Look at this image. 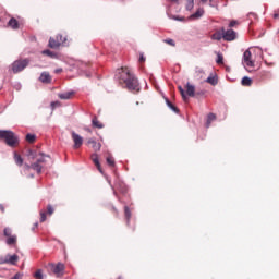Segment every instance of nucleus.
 Masks as SVG:
<instances>
[{
  "instance_id": "1",
  "label": "nucleus",
  "mask_w": 279,
  "mask_h": 279,
  "mask_svg": "<svg viewBox=\"0 0 279 279\" xmlns=\"http://www.w3.org/2000/svg\"><path fill=\"white\" fill-rule=\"evenodd\" d=\"M119 84L128 88L131 93H141V84H138V78H135L130 69L122 68L119 72Z\"/></svg>"
},
{
  "instance_id": "2",
  "label": "nucleus",
  "mask_w": 279,
  "mask_h": 279,
  "mask_svg": "<svg viewBox=\"0 0 279 279\" xmlns=\"http://www.w3.org/2000/svg\"><path fill=\"white\" fill-rule=\"evenodd\" d=\"M28 157L33 160L36 158V162L32 163L33 171H36V173H43V168L45 167V162H47V158H49V156H46L43 153L35 155L34 150H28Z\"/></svg>"
},
{
  "instance_id": "3",
  "label": "nucleus",
  "mask_w": 279,
  "mask_h": 279,
  "mask_svg": "<svg viewBox=\"0 0 279 279\" xmlns=\"http://www.w3.org/2000/svg\"><path fill=\"white\" fill-rule=\"evenodd\" d=\"M0 141H4L8 147H19V136L12 131L0 130Z\"/></svg>"
},
{
  "instance_id": "4",
  "label": "nucleus",
  "mask_w": 279,
  "mask_h": 279,
  "mask_svg": "<svg viewBox=\"0 0 279 279\" xmlns=\"http://www.w3.org/2000/svg\"><path fill=\"white\" fill-rule=\"evenodd\" d=\"M29 65V60H16L12 63L11 69L13 73H21V71H24V69H27Z\"/></svg>"
},
{
  "instance_id": "5",
  "label": "nucleus",
  "mask_w": 279,
  "mask_h": 279,
  "mask_svg": "<svg viewBox=\"0 0 279 279\" xmlns=\"http://www.w3.org/2000/svg\"><path fill=\"white\" fill-rule=\"evenodd\" d=\"M53 213H56V209L50 204L47 205L46 209H41L39 211V215H40L39 221H40V223H45V221H47V215L49 217H51V215H53Z\"/></svg>"
},
{
  "instance_id": "6",
  "label": "nucleus",
  "mask_w": 279,
  "mask_h": 279,
  "mask_svg": "<svg viewBox=\"0 0 279 279\" xmlns=\"http://www.w3.org/2000/svg\"><path fill=\"white\" fill-rule=\"evenodd\" d=\"M64 40H66V38H64L62 35H57L56 38L50 37L48 47H50V49H58V47H60Z\"/></svg>"
},
{
  "instance_id": "7",
  "label": "nucleus",
  "mask_w": 279,
  "mask_h": 279,
  "mask_svg": "<svg viewBox=\"0 0 279 279\" xmlns=\"http://www.w3.org/2000/svg\"><path fill=\"white\" fill-rule=\"evenodd\" d=\"M72 141L74 143L73 148L80 149L82 145H84V137H82L80 134L75 133V131L71 132Z\"/></svg>"
},
{
  "instance_id": "8",
  "label": "nucleus",
  "mask_w": 279,
  "mask_h": 279,
  "mask_svg": "<svg viewBox=\"0 0 279 279\" xmlns=\"http://www.w3.org/2000/svg\"><path fill=\"white\" fill-rule=\"evenodd\" d=\"M222 33H223V40H226L227 43H232V40H236V32H234V29H227L222 28Z\"/></svg>"
},
{
  "instance_id": "9",
  "label": "nucleus",
  "mask_w": 279,
  "mask_h": 279,
  "mask_svg": "<svg viewBox=\"0 0 279 279\" xmlns=\"http://www.w3.org/2000/svg\"><path fill=\"white\" fill-rule=\"evenodd\" d=\"M243 64L244 66L254 68V59L252 58V52L250 50L244 51Z\"/></svg>"
},
{
  "instance_id": "10",
  "label": "nucleus",
  "mask_w": 279,
  "mask_h": 279,
  "mask_svg": "<svg viewBox=\"0 0 279 279\" xmlns=\"http://www.w3.org/2000/svg\"><path fill=\"white\" fill-rule=\"evenodd\" d=\"M50 271H52V274H56L57 276H62V274L64 271V264H62V263H59L57 265L51 264Z\"/></svg>"
},
{
  "instance_id": "11",
  "label": "nucleus",
  "mask_w": 279,
  "mask_h": 279,
  "mask_svg": "<svg viewBox=\"0 0 279 279\" xmlns=\"http://www.w3.org/2000/svg\"><path fill=\"white\" fill-rule=\"evenodd\" d=\"M39 82L43 84H51V74H49V72H43L39 76Z\"/></svg>"
},
{
  "instance_id": "12",
  "label": "nucleus",
  "mask_w": 279,
  "mask_h": 279,
  "mask_svg": "<svg viewBox=\"0 0 279 279\" xmlns=\"http://www.w3.org/2000/svg\"><path fill=\"white\" fill-rule=\"evenodd\" d=\"M87 145H92L94 151H101V144L97 143L93 137L87 141Z\"/></svg>"
},
{
  "instance_id": "13",
  "label": "nucleus",
  "mask_w": 279,
  "mask_h": 279,
  "mask_svg": "<svg viewBox=\"0 0 279 279\" xmlns=\"http://www.w3.org/2000/svg\"><path fill=\"white\" fill-rule=\"evenodd\" d=\"M74 96H75V92L73 90L58 94L59 99H63V100L73 99Z\"/></svg>"
},
{
  "instance_id": "14",
  "label": "nucleus",
  "mask_w": 279,
  "mask_h": 279,
  "mask_svg": "<svg viewBox=\"0 0 279 279\" xmlns=\"http://www.w3.org/2000/svg\"><path fill=\"white\" fill-rule=\"evenodd\" d=\"M92 161L94 162L95 167L98 169L99 173H104V169H101V163L99 162V157L97 154L92 155Z\"/></svg>"
},
{
  "instance_id": "15",
  "label": "nucleus",
  "mask_w": 279,
  "mask_h": 279,
  "mask_svg": "<svg viewBox=\"0 0 279 279\" xmlns=\"http://www.w3.org/2000/svg\"><path fill=\"white\" fill-rule=\"evenodd\" d=\"M19 263V255H7V265H16Z\"/></svg>"
},
{
  "instance_id": "16",
  "label": "nucleus",
  "mask_w": 279,
  "mask_h": 279,
  "mask_svg": "<svg viewBox=\"0 0 279 279\" xmlns=\"http://www.w3.org/2000/svg\"><path fill=\"white\" fill-rule=\"evenodd\" d=\"M185 88L187 97H195V87L191 83H187Z\"/></svg>"
},
{
  "instance_id": "17",
  "label": "nucleus",
  "mask_w": 279,
  "mask_h": 279,
  "mask_svg": "<svg viewBox=\"0 0 279 279\" xmlns=\"http://www.w3.org/2000/svg\"><path fill=\"white\" fill-rule=\"evenodd\" d=\"M8 27H11V29H19V27H20L19 21L16 19L12 17L8 22Z\"/></svg>"
},
{
  "instance_id": "18",
  "label": "nucleus",
  "mask_w": 279,
  "mask_h": 279,
  "mask_svg": "<svg viewBox=\"0 0 279 279\" xmlns=\"http://www.w3.org/2000/svg\"><path fill=\"white\" fill-rule=\"evenodd\" d=\"M221 38L223 39V28H221L220 31H217L211 35L213 40H221Z\"/></svg>"
},
{
  "instance_id": "19",
  "label": "nucleus",
  "mask_w": 279,
  "mask_h": 279,
  "mask_svg": "<svg viewBox=\"0 0 279 279\" xmlns=\"http://www.w3.org/2000/svg\"><path fill=\"white\" fill-rule=\"evenodd\" d=\"M124 217L126 219L128 226L130 225V219H132V211L130 210V207H124Z\"/></svg>"
},
{
  "instance_id": "20",
  "label": "nucleus",
  "mask_w": 279,
  "mask_h": 279,
  "mask_svg": "<svg viewBox=\"0 0 279 279\" xmlns=\"http://www.w3.org/2000/svg\"><path fill=\"white\" fill-rule=\"evenodd\" d=\"M92 125L94 128H97L98 130H101V128H104V124L99 121V119H97V117L93 118Z\"/></svg>"
},
{
  "instance_id": "21",
  "label": "nucleus",
  "mask_w": 279,
  "mask_h": 279,
  "mask_svg": "<svg viewBox=\"0 0 279 279\" xmlns=\"http://www.w3.org/2000/svg\"><path fill=\"white\" fill-rule=\"evenodd\" d=\"M14 161L17 167H23V157H21V155H19L17 153H14Z\"/></svg>"
},
{
  "instance_id": "22",
  "label": "nucleus",
  "mask_w": 279,
  "mask_h": 279,
  "mask_svg": "<svg viewBox=\"0 0 279 279\" xmlns=\"http://www.w3.org/2000/svg\"><path fill=\"white\" fill-rule=\"evenodd\" d=\"M204 16V9H198L190 19H202Z\"/></svg>"
},
{
  "instance_id": "23",
  "label": "nucleus",
  "mask_w": 279,
  "mask_h": 279,
  "mask_svg": "<svg viewBox=\"0 0 279 279\" xmlns=\"http://www.w3.org/2000/svg\"><path fill=\"white\" fill-rule=\"evenodd\" d=\"M17 238L16 235H11L7 238V245H16Z\"/></svg>"
},
{
  "instance_id": "24",
  "label": "nucleus",
  "mask_w": 279,
  "mask_h": 279,
  "mask_svg": "<svg viewBox=\"0 0 279 279\" xmlns=\"http://www.w3.org/2000/svg\"><path fill=\"white\" fill-rule=\"evenodd\" d=\"M207 84H210L211 86H217L218 84V81H217V76H209L207 80H206Z\"/></svg>"
},
{
  "instance_id": "25",
  "label": "nucleus",
  "mask_w": 279,
  "mask_h": 279,
  "mask_svg": "<svg viewBox=\"0 0 279 279\" xmlns=\"http://www.w3.org/2000/svg\"><path fill=\"white\" fill-rule=\"evenodd\" d=\"M242 86H251L252 85V78L248 76H244L241 81Z\"/></svg>"
},
{
  "instance_id": "26",
  "label": "nucleus",
  "mask_w": 279,
  "mask_h": 279,
  "mask_svg": "<svg viewBox=\"0 0 279 279\" xmlns=\"http://www.w3.org/2000/svg\"><path fill=\"white\" fill-rule=\"evenodd\" d=\"M215 119H217V116H215V113H209L207 117V128H210V124L213 123V121H215Z\"/></svg>"
},
{
  "instance_id": "27",
  "label": "nucleus",
  "mask_w": 279,
  "mask_h": 279,
  "mask_svg": "<svg viewBox=\"0 0 279 279\" xmlns=\"http://www.w3.org/2000/svg\"><path fill=\"white\" fill-rule=\"evenodd\" d=\"M185 8L189 11L193 10L195 8V0H187Z\"/></svg>"
},
{
  "instance_id": "28",
  "label": "nucleus",
  "mask_w": 279,
  "mask_h": 279,
  "mask_svg": "<svg viewBox=\"0 0 279 279\" xmlns=\"http://www.w3.org/2000/svg\"><path fill=\"white\" fill-rule=\"evenodd\" d=\"M179 93L181 94L182 99L184 101H189V97L186 96V92H184V88H182V86H179Z\"/></svg>"
},
{
  "instance_id": "29",
  "label": "nucleus",
  "mask_w": 279,
  "mask_h": 279,
  "mask_svg": "<svg viewBox=\"0 0 279 279\" xmlns=\"http://www.w3.org/2000/svg\"><path fill=\"white\" fill-rule=\"evenodd\" d=\"M166 104L169 108L172 109L173 112H180V110L178 109V107H175L172 102H170L169 99H166Z\"/></svg>"
},
{
  "instance_id": "30",
  "label": "nucleus",
  "mask_w": 279,
  "mask_h": 279,
  "mask_svg": "<svg viewBox=\"0 0 279 279\" xmlns=\"http://www.w3.org/2000/svg\"><path fill=\"white\" fill-rule=\"evenodd\" d=\"M106 160H107V165H108L109 167H114V157H112L111 155H109V156L106 158Z\"/></svg>"
},
{
  "instance_id": "31",
  "label": "nucleus",
  "mask_w": 279,
  "mask_h": 279,
  "mask_svg": "<svg viewBox=\"0 0 279 279\" xmlns=\"http://www.w3.org/2000/svg\"><path fill=\"white\" fill-rule=\"evenodd\" d=\"M27 143H35L36 142V135L34 134H27L26 135Z\"/></svg>"
},
{
  "instance_id": "32",
  "label": "nucleus",
  "mask_w": 279,
  "mask_h": 279,
  "mask_svg": "<svg viewBox=\"0 0 279 279\" xmlns=\"http://www.w3.org/2000/svg\"><path fill=\"white\" fill-rule=\"evenodd\" d=\"M163 43H166V45H170V47H175V40L171 38L163 39Z\"/></svg>"
},
{
  "instance_id": "33",
  "label": "nucleus",
  "mask_w": 279,
  "mask_h": 279,
  "mask_svg": "<svg viewBox=\"0 0 279 279\" xmlns=\"http://www.w3.org/2000/svg\"><path fill=\"white\" fill-rule=\"evenodd\" d=\"M3 234H4V236H7V239L10 238V236H12V229H10V228H4Z\"/></svg>"
},
{
  "instance_id": "34",
  "label": "nucleus",
  "mask_w": 279,
  "mask_h": 279,
  "mask_svg": "<svg viewBox=\"0 0 279 279\" xmlns=\"http://www.w3.org/2000/svg\"><path fill=\"white\" fill-rule=\"evenodd\" d=\"M34 278L36 279H43V270L38 269L35 274H34Z\"/></svg>"
},
{
  "instance_id": "35",
  "label": "nucleus",
  "mask_w": 279,
  "mask_h": 279,
  "mask_svg": "<svg viewBox=\"0 0 279 279\" xmlns=\"http://www.w3.org/2000/svg\"><path fill=\"white\" fill-rule=\"evenodd\" d=\"M217 64H223V54L221 53H218L217 54Z\"/></svg>"
},
{
  "instance_id": "36",
  "label": "nucleus",
  "mask_w": 279,
  "mask_h": 279,
  "mask_svg": "<svg viewBox=\"0 0 279 279\" xmlns=\"http://www.w3.org/2000/svg\"><path fill=\"white\" fill-rule=\"evenodd\" d=\"M0 265H8V256H0Z\"/></svg>"
},
{
  "instance_id": "37",
  "label": "nucleus",
  "mask_w": 279,
  "mask_h": 279,
  "mask_svg": "<svg viewBox=\"0 0 279 279\" xmlns=\"http://www.w3.org/2000/svg\"><path fill=\"white\" fill-rule=\"evenodd\" d=\"M236 25H239V21H236V20H232V21L229 23V27H236Z\"/></svg>"
},
{
  "instance_id": "38",
  "label": "nucleus",
  "mask_w": 279,
  "mask_h": 279,
  "mask_svg": "<svg viewBox=\"0 0 279 279\" xmlns=\"http://www.w3.org/2000/svg\"><path fill=\"white\" fill-rule=\"evenodd\" d=\"M43 54H44V56H49L50 58L53 57V52H51V50H44V51H43Z\"/></svg>"
},
{
  "instance_id": "39",
  "label": "nucleus",
  "mask_w": 279,
  "mask_h": 279,
  "mask_svg": "<svg viewBox=\"0 0 279 279\" xmlns=\"http://www.w3.org/2000/svg\"><path fill=\"white\" fill-rule=\"evenodd\" d=\"M24 169H25V171H29V169H32V165L29 166L28 163H25Z\"/></svg>"
},
{
  "instance_id": "40",
  "label": "nucleus",
  "mask_w": 279,
  "mask_h": 279,
  "mask_svg": "<svg viewBox=\"0 0 279 279\" xmlns=\"http://www.w3.org/2000/svg\"><path fill=\"white\" fill-rule=\"evenodd\" d=\"M143 62H145V57L143 56V53L140 56V63L143 64Z\"/></svg>"
},
{
  "instance_id": "41",
  "label": "nucleus",
  "mask_w": 279,
  "mask_h": 279,
  "mask_svg": "<svg viewBox=\"0 0 279 279\" xmlns=\"http://www.w3.org/2000/svg\"><path fill=\"white\" fill-rule=\"evenodd\" d=\"M0 210L1 213H5V207L3 206V204H0Z\"/></svg>"
},
{
  "instance_id": "42",
  "label": "nucleus",
  "mask_w": 279,
  "mask_h": 279,
  "mask_svg": "<svg viewBox=\"0 0 279 279\" xmlns=\"http://www.w3.org/2000/svg\"><path fill=\"white\" fill-rule=\"evenodd\" d=\"M112 213H114V215H119V210L116 209V207H111Z\"/></svg>"
},
{
  "instance_id": "43",
  "label": "nucleus",
  "mask_w": 279,
  "mask_h": 279,
  "mask_svg": "<svg viewBox=\"0 0 279 279\" xmlns=\"http://www.w3.org/2000/svg\"><path fill=\"white\" fill-rule=\"evenodd\" d=\"M54 73H57V74L62 73V69L54 70Z\"/></svg>"
},
{
  "instance_id": "44",
  "label": "nucleus",
  "mask_w": 279,
  "mask_h": 279,
  "mask_svg": "<svg viewBox=\"0 0 279 279\" xmlns=\"http://www.w3.org/2000/svg\"><path fill=\"white\" fill-rule=\"evenodd\" d=\"M175 21H184V19L174 17Z\"/></svg>"
},
{
  "instance_id": "45",
  "label": "nucleus",
  "mask_w": 279,
  "mask_h": 279,
  "mask_svg": "<svg viewBox=\"0 0 279 279\" xmlns=\"http://www.w3.org/2000/svg\"><path fill=\"white\" fill-rule=\"evenodd\" d=\"M172 3H178V0H170Z\"/></svg>"
},
{
  "instance_id": "46",
  "label": "nucleus",
  "mask_w": 279,
  "mask_h": 279,
  "mask_svg": "<svg viewBox=\"0 0 279 279\" xmlns=\"http://www.w3.org/2000/svg\"><path fill=\"white\" fill-rule=\"evenodd\" d=\"M34 228H38V222H36V223L34 225Z\"/></svg>"
},
{
  "instance_id": "47",
  "label": "nucleus",
  "mask_w": 279,
  "mask_h": 279,
  "mask_svg": "<svg viewBox=\"0 0 279 279\" xmlns=\"http://www.w3.org/2000/svg\"><path fill=\"white\" fill-rule=\"evenodd\" d=\"M203 3H206V1H208V0H201Z\"/></svg>"
},
{
  "instance_id": "48",
  "label": "nucleus",
  "mask_w": 279,
  "mask_h": 279,
  "mask_svg": "<svg viewBox=\"0 0 279 279\" xmlns=\"http://www.w3.org/2000/svg\"><path fill=\"white\" fill-rule=\"evenodd\" d=\"M275 19H278V14H275Z\"/></svg>"
},
{
  "instance_id": "49",
  "label": "nucleus",
  "mask_w": 279,
  "mask_h": 279,
  "mask_svg": "<svg viewBox=\"0 0 279 279\" xmlns=\"http://www.w3.org/2000/svg\"><path fill=\"white\" fill-rule=\"evenodd\" d=\"M87 132H90V130H89V129H87Z\"/></svg>"
},
{
  "instance_id": "50",
  "label": "nucleus",
  "mask_w": 279,
  "mask_h": 279,
  "mask_svg": "<svg viewBox=\"0 0 279 279\" xmlns=\"http://www.w3.org/2000/svg\"><path fill=\"white\" fill-rule=\"evenodd\" d=\"M210 2H213V0H209Z\"/></svg>"
}]
</instances>
